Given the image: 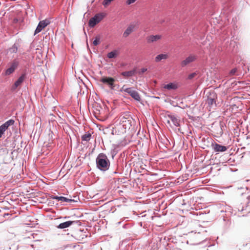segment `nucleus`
Returning a JSON list of instances; mask_svg holds the SVG:
<instances>
[{"label": "nucleus", "instance_id": "obj_26", "mask_svg": "<svg viewBox=\"0 0 250 250\" xmlns=\"http://www.w3.org/2000/svg\"><path fill=\"white\" fill-rule=\"evenodd\" d=\"M136 0H127L126 3L127 4L129 5L134 3Z\"/></svg>", "mask_w": 250, "mask_h": 250}, {"label": "nucleus", "instance_id": "obj_14", "mask_svg": "<svg viewBox=\"0 0 250 250\" xmlns=\"http://www.w3.org/2000/svg\"><path fill=\"white\" fill-rule=\"evenodd\" d=\"M168 117L170 120H168V123L171 121L175 126H179L180 125V120L177 117L173 115L169 116Z\"/></svg>", "mask_w": 250, "mask_h": 250}, {"label": "nucleus", "instance_id": "obj_7", "mask_svg": "<svg viewBox=\"0 0 250 250\" xmlns=\"http://www.w3.org/2000/svg\"><path fill=\"white\" fill-rule=\"evenodd\" d=\"M80 225L81 222L79 221H68L62 223L59 225L58 228L62 229L67 228L72 225Z\"/></svg>", "mask_w": 250, "mask_h": 250}, {"label": "nucleus", "instance_id": "obj_24", "mask_svg": "<svg viewBox=\"0 0 250 250\" xmlns=\"http://www.w3.org/2000/svg\"><path fill=\"white\" fill-rule=\"evenodd\" d=\"M196 75V73H192L188 76V79L190 80L193 78Z\"/></svg>", "mask_w": 250, "mask_h": 250}, {"label": "nucleus", "instance_id": "obj_18", "mask_svg": "<svg viewBox=\"0 0 250 250\" xmlns=\"http://www.w3.org/2000/svg\"><path fill=\"white\" fill-rule=\"evenodd\" d=\"M168 58V56L166 54H161L157 55L155 58V61L156 62H159L162 60H166Z\"/></svg>", "mask_w": 250, "mask_h": 250}, {"label": "nucleus", "instance_id": "obj_9", "mask_svg": "<svg viewBox=\"0 0 250 250\" xmlns=\"http://www.w3.org/2000/svg\"><path fill=\"white\" fill-rule=\"evenodd\" d=\"M103 19L102 15L97 14L94 17L91 18L89 21V25L91 27H94L97 23L100 22Z\"/></svg>", "mask_w": 250, "mask_h": 250}, {"label": "nucleus", "instance_id": "obj_5", "mask_svg": "<svg viewBox=\"0 0 250 250\" xmlns=\"http://www.w3.org/2000/svg\"><path fill=\"white\" fill-rule=\"evenodd\" d=\"M14 122V120L10 119L0 126V138L2 137L4 132L8 129V127L13 125Z\"/></svg>", "mask_w": 250, "mask_h": 250}, {"label": "nucleus", "instance_id": "obj_16", "mask_svg": "<svg viewBox=\"0 0 250 250\" xmlns=\"http://www.w3.org/2000/svg\"><path fill=\"white\" fill-rule=\"evenodd\" d=\"M53 199L58 200V201H61L62 202H71L73 201L74 200L71 199L67 198L66 197H62V196H53L52 197Z\"/></svg>", "mask_w": 250, "mask_h": 250}, {"label": "nucleus", "instance_id": "obj_27", "mask_svg": "<svg viewBox=\"0 0 250 250\" xmlns=\"http://www.w3.org/2000/svg\"><path fill=\"white\" fill-rule=\"evenodd\" d=\"M147 68H143L141 69L140 71L139 72V74H143L145 72H146L147 71Z\"/></svg>", "mask_w": 250, "mask_h": 250}, {"label": "nucleus", "instance_id": "obj_20", "mask_svg": "<svg viewBox=\"0 0 250 250\" xmlns=\"http://www.w3.org/2000/svg\"><path fill=\"white\" fill-rule=\"evenodd\" d=\"M164 88L168 90L176 89L177 88V85L173 83H169L168 84H165Z\"/></svg>", "mask_w": 250, "mask_h": 250}, {"label": "nucleus", "instance_id": "obj_10", "mask_svg": "<svg viewBox=\"0 0 250 250\" xmlns=\"http://www.w3.org/2000/svg\"><path fill=\"white\" fill-rule=\"evenodd\" d=\"M162 38L161 35H151L148 36L146 38V42L148 43H152L160 40Z\"/></svg>", "mask_w": 250, "mask_h": 250}, {"label": "nucleus", "instance_id": "obj_23", "mask_svg": "<svg viewBox=\"0 0 250 250\" xmlns=\"http://www.w3.org/2000/svg\"><path fill=\"white\" fill-rule=\"evenodd\" d=\"M114 0H104L103 2V4L104 6H107L109 5L110 3L113 1Z\"/></svg>", "mask_w": 250, "mask_h": 250}, {"label": "nucleus", "instance_id": "obj_19", "mask_svg": "<svg viewBox=\"0 0 250 250\" xmlns=\"http://www.w3.org/2000/svg\"><path fill=\"white\" fill-rule=\"evenodd\" d=\"M118 55L119 51L117 50H114L108 53L107 55V56L109 59H112L116 58Z\"/></svg>", "mask_w": 250, "mask_h": 250}, {"label": "nucleus", "instance_id": "obj_6", "mask_svg": "<svg viewBox=\"0 0 250 250\" xmlns=\"http://www.w3.org/2000/svg\"><path fill=\"white\" fill-rule=\"evenodd\" d=\"M197 59V56L193 54H190L185 60L182 61L181 65L182 67H185L189 63L195 61Z\"/></svg>", "mask_w": 250, "mask_h": 250}, {"label": "nucleus", "instance_id": "obj_8", "mask_svg": "<svg viewBox=\"0 0 250 250\" xmlns=\"http://www.w3.org/2000/svg\"><path fill=\"white\" fill-rule=\"evenodd\" d=\"M18 65V62L14 60L13 62H11L9 67L5 70V75H9L13 73L15 71V69L17 68Z\"/></svg>", "mask_w": 250, "mask_h": 250}, {"label": "nucleus", "instance_id": "obj_12", "mask_svg": "<svg viewBox=\"0 0 250 250\" xmlns=\"http://www.w3.org/2000/svg\"><path fill=\"white\" fill-rule=\"evenodd\" d=\"M212 146L215 152H224L227 149L226 146L220 145L217 143L212 144Z\"/></svg>", "mask_w": 250, "mask_h": 250}, {"label": "nucleus", "instance_id": "obj_2", "mask_svg": "<svg viewBox=\"0 0 250 250\" xmlns=\"http://www.w3.org/2000/svg\"><path fill=\"white\" fill-rule=\"evenodd\" d=\"M121 92H125L128 93L134 100L140 101L141 97L136 91L134 90L132 87H127L126 86L124 85L121 89Z\"/></svg>", "mask_w": 250, "mask_h": 250}, {"label": "nucleus", "instance_id": "obj_15", "mask_svg": "<svg viewBox=\"0 0 250 250\" xmlns=\"http://www.w3.org/2000/svg\"><path fill=\"white\" fill-rule=\"evenodd\" d=\"M134 25L133 24L129 25L123 33V36L125 38L128 37L133 31Z\"/></svg>", "mask_w": 250, "mask_h": 250}, {"label": "nucleus", "instance_id": "obj_3", "mask_svg": "<svg viewBox=\"0 0 250 250\" xmlns=\"http://www.w3.org/2000/svg\"><path fill=\"white\" fill-rule=\"evenodd\" d=\"M207 99L206 103L210 107L216 106V100L217 95L214 91H210L207 93Z\"/></svg>", "mask_w": 250, "mask_h": 250}, {"label": "nucleus", "instance_id": "obj_28", "mask_svg": "<svg viewBox=\"0 0 250 250\" xmlns=\"http://www.w3.org/2000/svg\"><path fill=\"white\" fill-rule=\"evenodd\" d=\"M82 233L81 231H79V232H77L76 234L78 235L80 234V233Z\"/></svg>", "mask_w": 250, "mask_h": 250}, {"label": "nucleus", "instance_id": "obj_17", "mask_svg": "<svg viewBox=\"0 0 250 250\" xmlns=\"http://www.w3.org/2000/svg\"><path fill=\"white\" fill-rule=\"evenodd\" d=\"M135 72H136V70L133 69V70L123 72L121 73V75L123 76H124L125 78H129L130 77L133 76L135 74Z\"/></svg>", "mask_w": 250, "mask_h": 250}, {"label": "nucleus", "instance_id": "obj_4", "mask_svg": "<svg viewBox=\"0 0 250 250\" xmlns=\"http://www.w3.org/2000/svg\"><path fill=\"white\" fill-rule=\"evenodd\" d=\"M50 23V21L48 19H45L44 20L40 21L35 31L34 35H36L41 32Z\"/></svg>", "mask_w": 250, "mask_h": 250}, {"label": "nucleus", "instance_id": "obj_11", "mask_svg": "<svg viewBox=\"0 0 250 250\" xmlns=\"http://www.w3.org/2000/svg\"><path fill=\"white\" fill-rule=\"evenodd\" d=\"M101 82L104 83H106L112 88L114 87V79L111 77H103L101 79Z\"/></svg>", "mask_w": 250, "mask_h": 250}, {"label": "nucleus", "instance_id": "obj_13", "mask_svg": "<svg viewBox=\"0 0 250 250\" xmlns=\"http://www.w3.org/2000/svg\"><path fill=\"white\" fill-rule=\"evenodd\" d=\"M25 78V75L22 74L18 80L16 81L14 85H13L12 89L13 90L16 89L19 85H20L24 81Z\"/></svg>", "mask_w": 250, "mask_h": 250}, {"label": "nucleus", "instance_id": "obj_1", "mask_svg": "<svg viewBox=\"0 0 250 250\" xmlns=\"http://www.w3.org/2000/svg\"><path fill=\"white\" fill-rule=\"evenodd\" d=\"M96 164L98 168L102 170H106L108 169L110 163L105 155L100 153L96 158Z\"/></svg>", "mask_w": 250, "mask_h": 250}, {"label": "nucleus", "instance_id": "obj_21", "mask_svg": "<svg viewBox=\"0 0 250 250\" xmlns=\"http://www.w3.org/2000/svg\"><path fill=\"white\" fill-rule=\"evenodd\" d=\"M91 136V133L89 132H87L86 134L82 136V139L83 141L87 142L90 139Z\"/></svg>", "mask_w": 250, "mask_h": 250}, {"label": "nucleus", "instance_id": "obj_25", "mask_svg": "<svg viewBox=\"0 0 250 250\" xmlns=\"http://www.w3.org/2000/svg\"><path fill=\"white\" fill-rule=\"evenodd\" d=\"M237 71V69L236 68H234V69H232L230 71V73H229V74L231 76H233L234 75L235 73Z\"/></svg>", "mask_w": 250, "mask_h": 250}, {"label": "nucleus", "instance_id": "obj_22", "mask_svg": "<svg viewBox=\"0 0 250 250\" xmlns=\"http://www.w3.org/2000/svg\"><path fill=\"white\" fill-rule=\"evenodd\" d=\"M100 36H97L95 38L94 40L93 41L92 44H93V45L97 46V45H98L100 43Z\"/></svg>", "mask_w": 250, "mask_h": 250}]
</instances>
